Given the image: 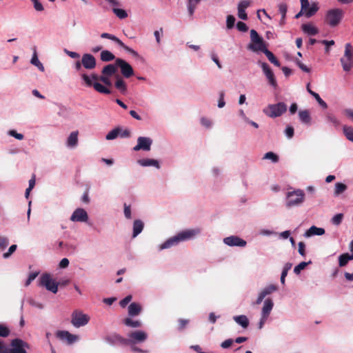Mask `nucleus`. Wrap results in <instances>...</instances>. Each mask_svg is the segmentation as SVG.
<instances>
[{
  "instance_id": "nucleus-55",
  "label": "nucleus",
  "mask_w": 353,
  "mask_h": 353,
  "mask_svg": "<svg viewBox=\"0 0 353 353\" xmlns=\"http://www.w3.org/2000/svg\"><path fill=\"white\" fill-rule=\"evenodd\" d=\"M236 28L240 32H247L248 30V27L247 26V25L244 22H242V21H239L236 23Z\"/></svg>"
},
{
  "instance_id": "nucleus-9",
  "label": "nucleus",
  "mask_w": 353,
  "mask_h": 353,
  "mask_svg": "<svg viewBox=\"0 0 353 353\" xmlns=\"http://www.w3.org/2000/svg\"><path fill=\"white\" fill-rule=\"evenodd\" d=\"M343 12L341 9L334 8L327 11L325 22L332 27L336 26L342 20Z\"/></svg>"
},
{
  "instance_id": "nucleus-38",
  "label": "nucleus",
  "mask_w": 353,
  "mask_h": 353,
  "mask_svg": "<svg viewBox=\"0 0 353 353\" xmlns=\"http://www.w3.org/2000/svg\"><path fill=\"white\" fill-rule=\"evenodd\" d=\"M101 60L104 62H108L115 59L114 55L109 50H103L100 54Z\"/></svg>"
},
{
  "instance_id": "nucleus-37",
  "label": "nucleus",
  "mask_w": 353,
  "mask_h": 353,
  "mask_svg": "<svg viewBox=\"0 0 353 353\" xmlns=\"http://www.w3.org/2000/svg\"><path fill=\"white\" fill-rule=\"evenodd\" d=\"M123 322L126 326L130 327H134V328L140 327L142 325V323L140 321L132 320V319H130L129 317L124 319Z\"/></svg>"
},
{
  "instance_id": "nucleus-48",
  "label": "nucleus",
  "mask_w": 353,
  "mask_h": 353,
  "mask_svg": "<svg viewBox=\"0 0 353 353\" xmlns=\"http://www.w3.org/2000/svg\"><path fill=\"white\" fill-rule=\"evenodd\" d=\"M343 218V214H341V213L337 214L332 217V223L334 225H339L341 223Z\"/></svg>"
},
{
  "instance_id": "nucleus-42",
  "label": "nucleus",
  "mask_w": 353,
  "mask_h": 353,
  "mask_svg": "<svg viewBox=\"0 0 353 353\" xmlns=\"http://www.w3.org/2000/svg\"><path fill=\"white\" fill-rule=\"evenodd\" d=\"M343 133L346 138L353 142V128L351 126H343Z\"/></svg>"
},
{
  "instance_id": "nucleus-30",
  "label": "nucleus",
  "mask_w": 353,
  "mask_h": 353,
  "mask_svg": "<svg viewBox=\"0 0 353 353\" xmlns=\"http://www.w3.org/2000/svg\"><path fill=\"white\" fill-rule=\"evenodd\" d=\"M78 131H74L70 133L67 140V145L68 147H75L78 143Z\"/></svg>"
},
{
  "instance_id": "nucleus-62",
  "label": "nucleus",
  "mask_w": 353,
  "mask_h": 353,
  "mask_svg": "<svg viewBox=\"0 0 353 353\" xmlns=\"http://www.w3.org/2000/svg\"><path fill=\"white\" fill-rule=\"evenodd\" d=\"M124 214L126 219H131V209L130 206L124 203Z\"/></svg>"
},
{
  "instance_id": "nucleus-11",
  "label": "nucleus",
  "mask_w": 353,
  "mask_h": 353,
  "mask_svg": "<svg viewBox=\"0 0 353 353\" xmlns=\"http://www.w3.org/2000/svg\"><path fill=\"white\" fill-rule=\"evenodd\" d=\"M40 285L46 287L48 290L54 294L58 291V283L52 280L49 274H42L40 278Z\"/></svg>"
},
{
  "instance_id": "nucleus-27",
  "label": "nucleus",
  "mask_w": 353,
  "mask_h": 353,
  "mask_svg": "<svg viewBox=\"0 0 353 353\" xmlns=\"http://www.w3.org/2000/svg\"><path fill=\"white\" fill-rule=\"evenodd\" d=\"M117 67L116 63L105 65L101 70V75L110 77L113 76L117 71Z\"/></svg>"
},
{
  "instance_id": "nucleus-22",
  "label": "nucleus",
  "mask_w": 353,
  "mask_h": 353,
  "mask_svg": "<svg viewBox=\"0 0 353 353\" xmlns=\"http://www.w3.org/2000/svg\"><path fill=\"white\" fill-rule=\"evenodd\" d=\"M277 290V287L275 285L271 284L265 287L259 294L255 303L259 305L263 300V299L268 294L273 293Z\"/></svg>"
},
{
  "instance_id": "nucleus-51",
  "label": "nucleus",
  "mask_w": 353,
  "mask_h": 353,
  "mask_svg": "<svg viewBox=\"0 0 353 353\" xmlns=\"http://www.w3.org/2000/svg\"><path fill=\"white\" fill-rule=\"evenodd\" d=\"M10 330L3 324H0V336L7 337L10 334Z\"/></svg>"
},
{
  "instance_id": "nucleus-23",
  "label": "nucleus",
  "mask_w": 353,
  "mask_h": 353,
  "mask_svg": "<svg viewBox=\"0 0 353 353\" xmlns=\"http://www.w3.org/2000/svg\"><path fill=\"white\" fill-rule=\"evenodd\" d=\"M142 310L141 305L136 302H133L128 306V315L130 316H138Z\"/></svg>"
},
{
  "instance_id": "nucleus-18",
  "label": "nucleus",
  "mask_w": 353,
  "mask_h": 353,
  "mask_svg": "<svg viewBox=\"0 0 353 353\" xmlns=\"http://www.w3.org/2000/svg\"><path fill=\"white\" fill-rule=\"evenodd\" d=\"M88 219V215L83 208H77L74 210L70 217L72 221L86 222Z\"/></svg>"
},
{
  "instance_id": "nucleus-25",
  "label": "nucleus",
  "mask_w": 353,
  "mask_h": 353,
  "mask_svg": "<svg viewBox=\"0 0 353 353\" xmlns=\"http://www.w3.org/2000/svg\"><path fill=\"white\" fill-rule=\"evenodd\" d=\"M137 163L143 167L154 166L158 169L160 168L159 161L155 159H143L138 160Z\"/></svg>"
},
{
  "instance_id": "nucleus-8",
  "label": "nucleus",
  "mask_w": 353,
  "mask_h": 353,
  "mask_svg": "<svg viewBox=\"0 0 353 353\" xmlns=\"http://www.w3.org/2000/svg\"><path fill=\"white\" fill-rule=\"evenodd\" d=\"M250 39L251 43L248 46L250 50L254 52H263L267 48L263 38L254 29L250 30Z\"/></svg>"
},
{
  "instance_id": "nucleus-35",
  "label": "nucleus",
  "mask_w": 353,
  "mask_h": 353,
  "mask_svg": "<svg viewBox=\"0 0 353 353\" xmlns=\"http://www.w3.org/2000/svg\"><path fill=\"white\" fill-rule=\"evenodd\" d=\"M307 90L308 92L315 98V99L317 101L319 104L322 108H327V103L321 98L319 94L318 93L312 91V90H310V83H308L307 85Z\"/></svg>"
},
{
  "instance_id": "nucleus-2",
  "label": "nucleus",
  "mask_w": 353,
  "mask_h": 353,
  "mask_svg": "<svg viewBox=\"0 0 353 353\" xmlns=\"http://www.w3.org/2000/svg\"><path fill=\"white\" fill-rule=\"evenodd\" d=\"M81 77L84 81L85 86L89 88L92 87L97 92L101 94H109L111 93L110 89L98 82L100 81L101 75H98L96 73H92L89 76L85 73H81Z\"/></svg>"
},
{
  "instance_id": "nucleus-57",
  "label": "nucleus",
  "mask_w": 353,
  "mask_h": 353,
  "mask_svg": "<svg viewBox=\"0 0 353 353\" xmlns=\"http://www.w3.org/2000/svg\"><path fill=\"white\" fill-rule=\"evenodd\" d=\"M100 81L107 86L112 85V81L110 79V77L101 75Z\"/></svg>"
},
{
  "instance_id": "nucleus-13",
  "label": "nucleus",
  "mask_w": 353,
  "mask_h": 353,
  "mask_svg": "<svg viewBox=\"0 0 353 353\" xmlns=\"http://www.w3.org/2000/svg\"><path fill=\"white\" fill-rule=\"evenodd\" d=\"M128 337L129 339H127L129 341L128 345H134L138 343L144 342L148 338V334L144 331L137 330L130 332Z\"/></svg>"
},
{
  "instance_id": "nucleus-40",
  "label": "nucleus",
  "mask_w": 353,
  "mask_h": 353,
  "mask_svg": "<svg viewBox=\"0 0 353 353\" xmlns=\"http://www.w3.org/2000/svg\"><path fill=\"white\" fill-rule=\"evenodd\" d=\"M319 7L317 3H312V6L307 8L305 11V15L306 17L309 18L312 17L315 13L318 11Z\"/></svg>"
},
{
  "instance_id": "nucleus-64",
  "label": "nucleus",
  "mask_w": 353,
  "mask_h": 353,
  "mask_svg": "<svg viewBox=\"0 0 353 353\" xmlns=\"http://www.w3.org/2000/svg\"><path fill=\"white\" fill-rule=\"evenodd\" d=\"M232 343H233V340L231 339H227V340L224 341L223 342H222L221 344V347L222 348L226 349V348L230 347Z\"/></svg>"
},
{
  "instance_id": "nucleus-36",
  "label": "nucleus",
  "mask_w": 353,
  "mask_h": 353,
  "mask_svg": "<svg viewBox=\"0 0 353 353\" xmlns=\"http://www.w3.org/2000/svg\"><path fill=\"white\" fill-rule=\"evenodd\" d=\"M299 116L300 120L303 123L305 124H310L311 123V117L308 110H305L299 111Z\"/></svg>"
},
{
  "instance_id": "nucleus-19",
  "label": "nucleus",
  "mask_w": 353,
  "mask_h": 353,
  "mask_svg": "<svg viewBox=\"0 0 353 353\" xmlns=\"http://www.w3.org/2000/svg\"><path fill=\"white\" fill-rule=\"evenodd\" d=\"M56 336L59 339L64 341L66 340L68 344H72L79 339L77 335L72 334L68 331H58Z\"/></svg>"
},
{
  "instance_id": "nucleus-63",
  "label": "nucleus",
  "mask_w": 353,
  "mask_h": 353,
  "mask_svg": "<svg viewBox=\"0 0 353 353\" xmlns=\"http://www.w3.org/2000/svg\"><path fill=\"white\" fill-rule=\"evenodd\" d=\"M292 264L291 263H287L285 264L283 271L281 272V275L286 276L288 275V271L292 268Z\"/></svg>"
},
{
  "instance_id": "nucleus-31",
  "label": "nucleus",
  "mask_w": 353,
  "mask_h": 353,
  "mask_svg": "<svg viewBox=\"0 0 353 353\" xmlns=\"http://www.w3.org/2000/svg\"><path fill=\"white\" fill-rule=\"evenodd\" d=\"M144 224L141 220H135L133 223V237H136L138 234H139L143 229Z\"/></svg>"
},
{
  "instance_id": "nucleus-16",
  "label": "nucleus",
  "mask_w": 353,
  "mask_h": 353,
  "mask_svg": "<svg viewBox=\"0 0 353 353\" xmlns=\"http://www.w3.org/2000/svg\"><path fill=\"white\" fill-rule=\"evenodd\" d=\"M152 140L149 137H139L137 139V144L133 148L134 151H139L141 150L149 151L151 148Z\"/></svg>"
},
{
  "instance_id": "nucleus-34",
  "label": "nucleus",
  "mask_w": 353,
  "mask_h": 353,
  "mask_svg": "<svg viewBox=\"0 0 353 353\" xmlns=\"http://www.w3.org/2000/svg\"><path fill=\"white\" fill-rule=\"evenodd\" d=\"M115 88L119 90L121 93H125L127 91V85L123 79L117 76V81L114 84Z\"/></svg>"
},
{
  "instance_id": "nucleus-39",
  "label": "nucleus",
  "mask_w": 353,
  "mask_h": 353,
  "mask_svg": "<svg viewBox=\"0 0 353 353\" xmlns=\"http://www.w3.org/2000/svg\"><path fill=\"white\" fill-rule=\"evenodd\" d=\"M263 52L266 55L268 60L273 63L274 65L279 67L280 66V62L276 59V57L274 55V54L270 52L267 48L263 51Z\"/></svg>"
},
{
  "instance_id": "nucleus-7",
  "label": "nucleus",
  "mask_w": 353,
  "mask_h": 353,
  "mask_svg": "<svg viewBox=\"0 0 353 353\" xmlns=\"http://www.w3.org/2000/svg\"><path fill=\"white\" fill-rule=\"evenodd\" d=\"M250 39L251 43L248 46L250 50L254 52H263L267 48L263 38L254 29L250 30Z\"/></svg>"
},
{
  "instance_id": "nucleus-29",
  "label": "nucleus",
  "mask_w": 353,
  "mask_h": 353,
  "mask_svg": "<svg viewBox=\"0 0 353 353\" xmlns=\"http://www.w3.org/2000/svg\"><path fill=\"white\" fill-rule=\"evenodd\" d=\"M279 11L281 14V19L280 20L279 24L281 26H283L285 23V17L288 11L287 4L285 3H280L279 5Z\"/></svg>"
},
{
  "instance_id": "nucleus-20",
  "label": "nucleus",
  "mask_w": 353,
  "mask_h": 353,
  "mask_svg": "<svg viewBox=\"0 0 353 353\" xmlns=\"http://www.w3.org/2000/svg\"><path fill=\"white\" fill-rule=\"evenodd\" d=\"M261 65L264 74H265L267 79L269 81L270 84L273 87H276L277 85L276 81L274 77V72H272L268 64L266 63H261Z\"/></svg>"
},
{
  "instance_id": "nucleus-59",
  "label": "nucleus",
  "mask_w": 353,
  "mask_h": 353,
  "mask_svg": "<svg viewBox=\"0 0 353 353\" xmlns=\"http://www.w3.org/2000/svg\"><path fill=\"white\" fill-rule=\"evenodd\" d=\"M298 245H299V253L301 256H305V243L303 241H301L299 243Z\"/></svg>"
},
{
  "instance_id": "nucleus-43",
  "label": "nucleus",
  "mask_w": 353,
  "mask_h": 353,
  "mask_svg": "<svg viewBox=\"0 0 353 353\" xmlns=\"http://www.w3.org/2000/svg\"><path fill=\"white\" fill-rule=\"evenodd\" d=\"M120 132H121V129L120 128H114L112 130L110 131L107 134V135L105 137V139L107 140H113V139H116L119 136Z\"/></svg>"
},
{
  "instance_id": "nucleus-49",
  "label": "nucleus",
  "mask_w": 353,
  "mask_h": 353,
  "mask_svg": "<svg viewBox=\"0 0 353 353\" xmlns=\"http://www.w3.org/2000/svg\"><path fill=\"white\" fill-rule=\"evenodd\" d=\"M235 17L233 15H228L226 20V26L228 29H232L234 26Z\"/></svg>"
},
{
  "instance_id": "nucleus-53",
  "label": "nucleus",
  "mask_w": 353,
  "mask_h": 353,
  "mask_svg": "<svg viewBox=\"0 0 353 353\" xmlns=\"http://www.w3.org/2000/svg\"><path fill=\"white\" fill-rule=\"evenodd\" d=\"M251 4L250 0H242L238 4V9L245 10Z\"/></svg>"
},
{
  "instance_id": "nucleus-12",
  "label": "nucleus",
  "mask_w": 353,
  "mask_h": 353,
  "mask_svg": "<svg viewBox=\"0 0 353 353\" xmlns=\"http://www.w3.org/2000/svg\"><path fill=\"white\" fill-rule=\"evenodd\" d=\"M115 63L121 70V74L125 78H130L134 75V70L132 67L125 60L117 58Z\"/></svg>"
},
{
  "instance_id": "nucleus-14",
  "label": "nucleus",
  "mask_w": 353,
  "mask_h": 353,
  "mask_svg": "<svg viewBox=\"0 0 353 353\" xmlns=\"http://www.w3.org/2000/svg\"><path fill=\"white\" fill-rule=\"evenodd\" d=\"M101 37L104 38V39H110V40L116 42L119 46H121L125 50H126L127 52L130 53L133 57H139V54L135 50H134L133 49L125 46L121 40H120L119 38H117L114 35L104 32L101 34Z\"/></svg>"
},
{
  "instance_id": "nucleus-47",
  "label": "nucleus",
  "mask_w": 353,
  "mask_h": 353,
  "mask_svg": "<svg viewBox=\"0 0 353 353\" xmlns=\"http://www.w3.org/2000/svg\"><path fill=\"white\" fill-rule=\"evenodd\" d=\"M326 119L327 122L332 123L334 127H338L340 125V121L332 114H327Z\"/></svg>"
},
{
  "instance_id": "nucleus-32",
  "label": "nucleus",
  "mask_w": 353,
  "mask_h": 353,
  "mask_svg": "<svg viewBox=\"0 0 353 353\" xmlns=\"http://www.w3.org/2000/svg\"><path fill=\"white\" fill-rule=\"evenodd\" d=\"M353 260V254H349L348 253H345L339 256V265L340 267L345 266L349 261Z\"/></svg>"
},
{
  "instance_id": "nucleus-26",
  "label": "nucleus",
  "mask_w": 353,
  "mask_h": 353,
  "mask_svg": "<svg viewBox=\"0 0 353 353\" xmlns=\"http://www.w3.org/2000/svg\"><path fill=\"white\" fill-rule=\"evenodd\" d=\"M302 30L310 36L316 35L319 33V30L312 23H304L301 26Z\"/></svg>"
},
{
  "instance_id": "nucleus-60",
  "label": "nucleus",
  "mask_w": 353,
  "mask_h": 353,
  "mask_svg": "<svg viewBox=\"0 0 353 353\" xmlns=\"http://www.w3.org/2000/svg\"><path fill=\"white\" fill-rule=\"evenodd\" d=\"M224 95H225L224 92L221 91L219 94V103H218V107L220 108L224 107L225 105V103L224 101Z\"/></svg>"
},
{
  "instance_id": "nucleus-50",
  "label": "nucleus",
  "mask_w": 353,
  "mask_h": 353,
  "mask_svg": "<svg viewBox=\"0 0 353 353\" xmlns=\"http://www.w3.org/2000/svg\"><path fill=\"white\" fill-rule=\"evenodd\" d=\"M310 263V261L308 263H307V262L300 263L299 265L295 266V268H294V272L296 274H299L301 272V271L304 270L305 268V267L307 265V264Z\"/></svg>"
},
{
  "instance_id": "nucleus-46",
  "label": "nucleus",
  "mask_w": 353,
  "mask_h": 353,
  "mask_svg": "<svg viewBox=\"0 0 353 353\" xmlns=\"http://www.w3.org/2000/svg\"><path fill=\"white\" fill-rule=\"evenodd\" d=\"M112 11L119 19H125L128 17L127 12L123 9L114 8Z\"/></svg>"
},
{
  "instance_id": "nucleus-45",
  "label": "nucleus",
  "mask_w": 353,
  "mask_h": 353,
  "mask_svg": "<svg viewBox=\"0 0 353 353\" xmlns=\"http://www.w3.org/2000/svg\"><path fill=\"white\" fill-rule=\"evenodd\" d=\"M263 159H270L273 163H277L279 161V156L272 152L265 153Z\"/></svg>"
},
{
  "instance_id": "nucleus-5",
  "label": "nucleus",
  "mask_w": 353,
  "mask_h": 353,
  "mask_svg": "<svg viewBox=\"0 0 353 353\" xmlns=\"http://www.w3.org/2000/svg\"><path fill=\"white\" fill-rule=\"evenodd\" d=\"M340 62L343 67V70L348 72L353 67V48L350 43L345 46V51L343 56L341 58Z\"/></svg>"
},
{
  "instance_id": "nucleus-15",
  "label": "nucleus",
  "mask_w": 353,
  "mask_h": 353,
  "mask_svg": "<svg viewBox=\"0 0 353 353\" xmlns=\"http://www.w3.org/2000/svg\"><path fill=\"white\" fill-rule=\"evenodd\" d=\"M105 341L108 343L110 345H128L129 341L123 338L122 336H121L119 334L117 333H112L110 334L107 335L105 337Z\"/></svg>"
},
{
  "instance_id": "nucleus-24",
  "label": "nucleus",
  "mask_w": 353,
  "mask_h": 353,
  "mask_svg": "<svg viewBox=\"0 0 353 353\" xmlns=\"http://www.w3.org/2000/svg\"><path fill=\"white\" fill-rule=\"evenodd\" d=\"M274 306V303L272 299H267L264 301V305L262 308L261 315L264 317H268Z\"/></svg>"
},
{
  "instance_id": "nucleus-21",
  "label": "nucleus",
  "mask_w": 353,
  "mask_h": 353,
  "mask_svg": "<svg viewBox=\"0 0 353 353\" xmlns=\"http://www.w3.org/2000/svg\"><path fill=\"white\" fill-rule=\"evenodd\" d=\"M223 242L229 246L245 247L246 241L236 236H231L223 239Z\"/></svg>"
},
{
  "instance_id": "nucleus-58",
  "label": "nucleus",
  "mask_w": 353,
  "mask_h": 353,
  "mask_svg": "<svg viewBox=\"0 0 353 353\" xmlns=\"http://www.w3.org/2000/svg\"><path fill=\"white\" fill-rule=\"evenodd\" d=\"M17 249V245H12L7 252H5L3 254V258L7 259L8 258L13 252H15Z\"/></svg>"
},
{
  "instance_id": "nucleus-4",
  "label": "nucleus",
  "mask_w": 353,
  "mask_h": 353,
  "mask_svg": "<svg viewBox=\"0 0 353 353\" xmlns=\"http://www.w3.org/2000/svg\"><path fill=\"white\" fill-rule=\"evenodd\" d=\"M288 106L283 102L276 104H269L263 109V113L269 117L275 118L281 116L287 111Z\"/></svg>"
},
{
  "instance_id": "nucleus-33",
  "label": "nucleus",
  "mask_w": 353,
  "mask_h": 353,
  "mask_svg": "<svg viewBox=\"0 0 353 353\" xmlns=\"http://www.w3.org/2000/svg\"><path fill=\"white\" fill-rule=\"evenodd\" d=\"M234 321L241 325L243 328H247L249 325V320L245 315H239L234 316Z\"/></svg>"
},
{
  "instance_id": "nucleus-52",
  "label": "nucleus",
  "mask_w": 353,
  "mask_h": 353,
  "mask_svg": "<svg viewBox=\"0 0 353 353\" xmlns=\"http://www.w3.org/2000/svg\"><path fill=\"white\" fill-rule=\"evenodd\" d=\"M188 319H179L178 320V330L179 331L184 330V328L188 325Z\"/></svg>"
},
{
  "instance_id": "nucleus-1",
  "label": "nucleus",
  "mask_w": 353,
  "mask_h": 353,
  "mask_svg": "<svg viewBox=\"0 0 353 353\" xmlns=\"http://www.w3.org/2000/svg\"><path fill=\"white\" fill-rule=\"evenodd\" d=\"M200 233L199 229L186 230L178 233L176 235L168 239L163 243H162L159 248L164 250L170 248L174 245H177L179 242L187 241L192 239L196 234Z\"/></svg>"
},
{
  "instance_id": "nucleus-10",
  "label": "nucleus",
  "mask_w": 353,
  "mask_h": 353,
  "mask_svg": "<svg viewBox=\"0 0 353 353\" xmlns=\"http://www.w3.org/2000/svg\"><path fill=\"white\" fill-rule=\"evenodd\" d=\"M90 321V316L79 310H74L72 314V324L76 327L85 325Z\"/></svg>"
},
{
  "instance_id": "nucleus-61",
  "label": "nucleus",
  "mask_w": 353,
  "mask_h": 353,
  "mask_svg": "<svg viewBox=\"0 0 353 353\" xmlns=\"http://www.w3.org/2000/svg\"><path fill=\"white\" fill-rule=\"evenodd\" d=\"M9 134L18 140H22L23 139V135L22 134L18 133L14 130H10Z\"/></svg>"
},
{
  "instance_id": "nucleus-41",
  "label": "nucleus",
  "mask_w": 353,
  "mask_h": 353,
  "mask_svg": "<svg viewBox=\"0 0 353 353\" xmlns=\"http://www.w3.org/2000/svg\"><path fill=\"white\" fill-rule=\"evenodd\" d=\"M30 63L37 66L39 70L43 72L44 71V67L43 64L39 61L37 57L36 50H34V54L32 55V57L31 59Z\"/></svg>"
},
{
  "instance_id": "nucleus-56",
  "label": "nucleus",
  "mask_w": 353,
  "mask_h": 353,
  "mask_svg": "<svg viewBox=\"0 0 353 353\" xmlns=\"http://www.w3.org/2000/svg\"><path fill=\"white\" fill-rule=\"evenodd\" d=\"M9 243V241L8 238L5 236H0V249L3 250L5 249Z\"/></svg>"
},
{
  "instance_id": "nucleus-17",
  "label": "nucleus",
  "mask_w": 353,
  "mask_h": 353,
  "mask_svg": "<svg viewBox=\"0 0 353 353\" xmlns=\"http://www.w3.org/2000/svg\"><path fill=\"white\" fill-rule=\"evenodd\" d=\"M81 63L83 67L87 70H92L97 65L96 59L91 54H84L82 56Z\"/></svg>"
},
{
  "instance_id": "nucleus-54",
  "label": "nucleus",
  "mask_w": 353,
  "mask_h": 353,
  "mask_svg": "<svg viewBox=\"0 0 353 353\" xmlns=\"http://www.w3.org/2000/svg\"><path fill=\"white\" fill-rule=\"evenodd\" d=\"M132 295H128L124 299L120 301L119 304L120 306L123 308L125 307L127 305L132 301Z\"/></svg>"
},
{
  "instance_id": "nucleus-6",
  "label": "nucleus",
  "mask_w": 353,
  "mask_h": 353,
  "mask_svg": "<svg viewBox=\"0 0 353 353\" xmlns=\"http://www.w3.org/2000/svg\"><path fill=\"white\" fill-rule=\"evenodd\" d=\"M23 345L22 340L15 339L11 342L12 348L9 349L4 342L0 341V353H27Z\"/></svg>"
},
{
  "instance_id": "nucleus-44",
  "label": "nucleus",
  "mask_w": 353,
  "mask_h": 353,
  "mask_svg": "<svg viewBox=\"0 0 353 353\" xmlns=\"http://www.w3.org/2000/svg\"><path fill=\"white\" fill-rule=\"evenodd\" d=\"M347 189V185L342 183H336L335 184V190L334 194L336 195H339L345 191Z\"/></svg>"
},
{
  "instance_id": "nucleus-28",
  "label": "nucleus",
  "mask_w": 353,
  "mask_h": 353,
  "mask_svg": "<svg viewBox=\"0 0 353 353\" xmlns=\"http://www.w3.org/2000/svg\"><path fill=\"white\" fill-rule=\"evenodd\" d=\"M325 234V230L321 228H317L314 225L310 227L305 233L306 237H310L314 235H323Z\"/></svg>"
},
{
  "instance_id": "nucleus-3",
  "label": "nucleus",
  "mask_w": 353,
  "mask_h": 353,
  "mask_svg": "<svg viewBox=\"0 0 353 353\" xmlns=\"http://www.w3.org/2000/svg\"><path fill=\"white\" fill-rule=\"evenodd\" d=\"M305 201L303 190L298 189L287 193L286 206L292 208L301 205Z\"/></svg>"
}]
</instances>
